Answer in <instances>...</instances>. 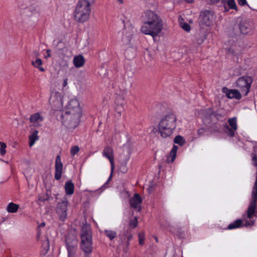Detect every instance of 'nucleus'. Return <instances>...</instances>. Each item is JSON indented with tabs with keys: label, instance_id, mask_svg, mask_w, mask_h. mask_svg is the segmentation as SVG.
<instances>
[{
	"label": "nucleus",
	"instance_id": "40",
	"mask_svg": "<svg viewBox=\"0 0 257 257\" xmlns=\"http://www.w3.org/2000/svg\"><path fill=\"white\" fill-rule=\"evenodd\" d=\"M228 35L229 37H232L235 39H236V33H234V29H231L230 30L229 32H228Z\"/></svg>",
	"mask_w": 257,
	"mask_h": 257
},
{
	"label": "nucleus",
	"instance_id": "49",
	"mask_svg": "<svg viewBox=\"0 0 257 257\" xmlns=\"http://www.w3.org/2000/svg\"><path fill=\"white\" fill-rule=\"evenodd\" d=\"M40 201H44V199H42L41 197H40L39 199H38Z\"/></svg>",
	"mask_w": 257,
	"mask_h": 257
},
{
	"label": "nucleus",
	"instance_id": "42",
	"mask_svg": "<svg viewBox=\"0 0 257 257\" xmlns=\"http://www.w3.org/2000/svg\"><path fill=\"white\" fill-rule=\"evenodd\" d=\"M237 2L240 6H243L247 4L246 0H237Z\"/></svg>",
	"mask_w": 257,
	"mask_h": 257
},
{
	"label": "nucleus",
	"instance_id": "35",
	"mask_svg": "<svg viewBox=\"0 0 257 257\" xmlns=\"http://www.w3.org/2000/svg\"><path fill=\"white\" fill-rule=\"evenodd\" d=\"M116 112L118 113V115H121V112L123 110V107L122 103L117 105L115 108Z\"/></svg>",
	"mask_w": 257,
	"mask_h": 257
},
{
	"label": "nucleus",
	"instance_id": "5",
	"mask_svg": "<svg viewBox=\"0 0 257 257\" xmlns=\"http://www.w3.org/2000/svg\"><path fill=\"white\" fill-rule=\"evenodd\" d=\"M80 248L85 254H90L92 251V233L90 227L88 224H84L80 234Z\"/></svg>",
	"mask_w": 257,
	"mask_h": 257
},
{
	"label": "nucleus",
	"instance_id": "27",
	"mask_svg": "<svg viewBox=\"0 0 257 257\" xmlns=\"http://www.w3.org/2000/svg\"><path fill=\"white\" fill-rule=\"evenodd\" d=\"M19 208V205L13 202L10 203L7 207V210L9 213H16Z\"/></svg>",
	"mask_w": 257,
	"mask_h": 257
},
{
	"label": "nucleus",
	"instance_id": "51",
	"mask_svg": "<svg viewBox=\"0 0 257 257\" xmlns=\"http://www.w3.org/2000/svg\"><path fill=\"white\" fill-rule=\"evenodd\" d=\"M202 42H203V40H201L200 42H198V43L200 44V43H202Z\"/></svg>",
	"mask_w": 257,
	"mask_h": 257
},
{
	"label": "nucleus",
	"instance_id": "6",
	"mask_svg": "<svg viewBox=\"0 0 257 257\" xmlns=\"http://www.w3.org/2000/svg\"><path fill=\"white\" fill-rule=\"evenodd\" d=\"M81 115L65 111L62 114V123L70 130L77 127L80 122Z\"/></svg>",
	"mask_w": 257,
	"mask_h": 257
},
{
	"label": "nucleus",
	"instance_id": "22",
	"mask_svg": "<svg viewBox=\"0 0 257 257\" xmlns=\"http://www.w3.org/2000/svg\"><path fill=\"white\" fill-rule=\"evenodd\" d=\"M224 3V11H228V9L227 7H228L229 9L237 10V6L234 0H223Z\"/></svg>",
	"mask_w": 257,
	"mask_h": 257
},
{
	"label": "nucleus",
	"instance_id": "55",
	"mask_svg": "<svg viewBox=\"0 0 257 257\" xmlns=\"http://www.w3.org/2000/svg\"><path fill=\"white\" fill-rule=\"evenodd\" d=\"M2 143L0 142V145H1V144H2Z\"/></svg>",
	"mask_w": 257,
	"mask_h": 257
},
{
	"label": "nucleus",
	"instance_id": "44",
	"mask_svg": "<svg viewBox=\"0 0 257 257\" xmlns=\"http://www.w3.org/2000/svg\"><path fill=\"white\" fill-rule=\"evenodd\" d=\"M67 79H65L64 80H63V87H65L67 86Z\"/></svg>",
	"mask_w": 257,
	"mask_h": 257
},
{
	"label": "nucleus",
	"instance_id": "30",
	"mask_svg": "<svg viewBox=\"0 0 257 257\" xmlns=\"http://www.w3.org/2000/svg\"><path fill=\"white\" fill-rule=\"evenodd\" d=\"M104 233L110 240L113 239L116 236V232L111 230H105L104 231Z\"/></svg>",
	"mask_w": 257,
	"mask_h": 257
},
{
	"label": "nucleus",
	"instance_id": "17",
	"mask_svg": "<svg viewBox=\"0 0 257 257\" xmlns=\"http://www.w3.org/2000/svg\"><path fill=\"white\" fill-rule=\"evenodd\" d=\"M55 167V178L56 180H59L61 177L63 170V164L61 162V157L60 155L57 156L56 158Z\"/></svg>",
	"mask_w": 257,
	"mask_h": 257
},
{
	"label": "nucleus",
	"instance_id": "10",
	"mask_svg": "<svg viewBox=\"0 0 257 257\" xmlns=\"http://www.w3.org/2000/svg\"><path fill=\"white\" fill-rule=\"evenodd\" d=\"M199 19L201 26H209L213 22L214 15L212 12L206 10L201 12Z\"/></svg>",
	"mask_w": 257,
	"mask_h": 257
},
{
	"label": "nucleus",
	"instance_id": "21",
	"mask_svg": "<svg viewBox=\"0 0 257 257\" xmlns=\"http://www.w3.org/2000/svg\"><path fill=\"white\" fill-rule=\"evenodd\" d=\"M85 62V59L81 55L75 56L73 60V64L76 68H80L82 67L84 65Z\"/></svg>",
	"mask_w": 257,
	"mask_h": 257
},
{
	"label": "nucleus",
	"instance_id": "4",
	"mask_svg": "<svg viewBox=\"0 0 257 257\" xmlns=\"http://www.w3.org/2000/svg\"><path fill=\"white\" fill-rule=\"evenodd\" d=\"M246 213L243 216V220L245 222L244 225L247 227L253 225L255 222L253 217H257V173L252 190L251 200Z\"/></svg>",
	"mask_w": 257,
	"mask_h": 257
},
{
	"label": "nucleus",
	"instance_id": "2",
	"mask_svg": "<svg viewBox=\"0 0 257 257\" xmlns=\"http://www.w3.org/2000/svg\"><path fill=\"white\" fill-rule=\"evenodd\" d=\"M95 0H78L73 12L74 20L79 23L87 21L90 17L91 6Z\"/></svg>",
	"mask_w": 257,
	"mask_h": 257
},
{
	"label": "nucleus",
	"instance_id": "23",
	"mask_svg": "<svg viewBox=\"0 0 257 257\" xmlns=\"http://www.w3.org/2000/svg\"><path fill=\"white\" fill-rule=\"evenodd\" d=\"M65 190L67 195H71L74 193V184L71 181H67L65 184Z\"/></svg>",
	"mask_w": 257,
	"mask_h": 257
},
{
	"label": "nucleus",
	"instance_id": "39",
	"mask_svg": "<svg viewBox=\"0 0 257 257\" xmlns=\"http://www.w3.org/2000/svg\"><path fill=\"white\" fill-rule=\"evenodd\" d=\"M79 149L78 147H77V146H73L71 149V151H70L71 154L72 156H74L75 154H76L79 152Z\"/></svg>",
	"mask_w": 257,
	"mask_h": 257
},
{
	"label": "nucleus",
	"instance_id": "26",
	"mask_svg": "<svg viewBox=\"0 0 257 257\" xmlns=\"http://www.w3.org/2000/svg\"><path fill=\"white\" fill-rule=\"evenodd\" d=\"M38 131L37 130L34 131L29 137V146L30 147H32L36 141L39 139V136H38Z\"/></svg>",
	"mask_w": 257,
	"mask_h": 257
},
{
	"label": "nucleus",
	"instance_id": "45",
	"mask_svg": "<svg viewBox=\"0 0 257 257\" xmlns=\"http://www.w3.org/2000/svg\"><path fill=\"white\" fill-rule=\"evenodd\" d=\"M122 168V171L123 173H125L126 171V169L125 166H123Z\"/></svg>",
	"mask_w": 257,
	"mask_h": 257
},
{
	"label": "nucleus",
	"instance_id": "34",
	"mask_svg": "<svg viewBox=\"0 0 257 257\" xmlns=\"http://www.w3.org/2000/svg\"><path fill=\"white\" fill-rule=\"evenodd\" d=\"M145 239V235L144 232H141L139 234V244L141 245H143L144 243V241Z\"/></svg>",
	"mask_w": 257,
	"mask_h": 257
},
{
	"label": "nucleus",
	"instance_id": "15",
	"mask_svg": "<svg viewBox=\"0 0 257 257\" xmlns=\"http://www.w3.org/2000/svg\"><path fill=\"white\" fill-rule=\"evenodd\" d=\"M102 155L109 160L111 165V172H112L114 169V156L112 148L108 146L105 147L103 150Z\"/></svg>",
	"mask_w": 257,
	"mask_h": 257
},
{
	"label": "nucleus",
	"instance_id": "11",
	"mask_svg": "<svg viewBox=\"0 0 257 257\" xmlns=\"http://www.w3.org/2000/svg\"><path fill=\"white\" fill-rule=\"evenodd\" d=\"M65 111L81 115L82 110L78 100L76 98L70 99L66 107Z\"/></svg>",
	"mask_w": 257,
	"mask_h": 257
},
{
	"label": "nucleus",
	"instance_id": "52",
	"mask_svg": "<svg viewBox=\"0 0 257 257\" xmlns=\"http://www.w3.org/2000/svg\"><path fill=\"white\" fill-rule=\"evenodd\" d=\"M128 52V50H127V51H126V52H125V55H126V54H127Z\"/></svg>",
	"mask_w": 257,
	"mask_h": 257
},
{
	"label": "nucleus",
	"instance_id": "14",
	"mask_svg": "<svg viewBox=\"0 0 257 257\" xmlns=\"http://www.w3.org/2000/svg\"><path fill=\"white\" fill-rule=\"evenodd\" d=\"M222 92L225 94L226 96L229 99L234 98L239 100L241 98V94L237 89H228L227 87H223L222 88Z\"/></svg>",
	"mask_w": 257,
	"mask_h": 257
},
{
	"label": "nucleus",
	"instance_id": "37",
	"mask_svg": "<svg viewBox=\"0 0 257 257\" xmlns=\"http://www.w3.org/2000/svg\"><path fill=\"white\" fill-rule=\"evenodd\" d=\"M7 145L5 143H2L0 147V153L2 155H4L6 154V148Z\"/></svg>",
	"mask_w": 257,
	"mask_h": 257
},
{
	"label": "nucleus",
	"instance_id": "31",
	"mask_svg": "<svg viewBox=\"0 0 257 257\" xmlns=\"http://www.w3.org/2000/svg\"><path fill=\"white\" fill-rule=\"evenodd\" d=\"M174 143L179 144L180 146H183L185 143V140L181 136H177L174 139Z\"/></svg>",
	"mask_w": 257,
	"mask_h": 257
},
{
	"label": "nucleus",
	"instance_id": "3",
	"mask_svg": "<svg viewBox=\"0 0 257 257\" xmlns=\"http://www.w3.org/2000/svg\"><path fill=\"white\" fill-rule=\"evenodd\" d=\"M177 117L172 112L165 115L158 124V131L162 138H166L171 136L176 127Z\"/></svg>",
	"mask_w": 257,
	"mask_h": 257
},
{
	"label": "nucleus",
	"instance_id": "29",
	"mask_svg": "<svg viewBox=\"0 0 257 257\" xmlns=\"http://www.w3.org/2000/svg\"><path fill=\"white\" fill-rule=\"evenodd\" d=\"M32 64L35 67L38 68L41 71H45V69L41 66L42 65V61L40 58H37L35 61H33Z\"/></svg>",
	"mask_w": 257,
	"mask_h": 257
},
{
	"label": "nucleus",
	"instance_id": "32",
	"mask_svg": "<svg viewBox=\"0 0 257 257\" xmlns=\"http://www.w3.org/2000/svg\"><path fill=\"white\" fill-rule=\"evenodd\" d=\"M208 132H209L208 127L207 128L201 127L198 130L197 134L199 137H202L205 136Z\"/></svg>",
	"mask_w": 257,
	"mask_h": 257
},
{
	"label": "nucleus",
	"instance_id": "41",
	"mask_svg": "<svg viewBox=\"0 0 257 257\" xmlns=\"http://www.w3.org/2000/svg\"><path fill=\"white\" fill-rule=\"evenodd\" d=\"M251 157L252 161L253 163V165L255 166H257V156L254 154H252L251 155Z\"/></svg>",
	"mask_w": 257,
	"mask_h": 257
},
{
	"label": "nucleus",
	"instance_id": "25",
	"mask_svg": "<svg viewBox=\"0 0 257 257\" xmlns=\"http://www.w3.org/2000/svg\"><path fill=\"white\" fill-rule=\"evenodd\" d=\"M178 147L177 146L174 145L170 152V155L167 158V162H173L175 160L176 157V153Z\"/></svg>",
	"mask_w": 257,
	"mask_h": 257
},
{
	"label": "nucleus",
	"instance_id": "13",
	"mask_svg": "<svg viewBox=\"0 0 257 257\" xmlns=\"http://www.w3.org/2000/svg\"><path fill=\"white\" fill-rule=\"evenodd\" d=\"M68 201L63 200L58 204L56 212L59 214L60 219L62 221L65 220L67 218Z\"/></svg>",
	"mask_w": 257,
	"mask_h": 257
},
{
	"label": "nucleus",
	"instance_id": "1",
	"mask_svg": "<svg viewBox=\"0 0 257 257\" xmlns=\"http://www.w3.org/2000/svg\"><path fill=\"white\" fill-rule=\"evenodd\" d=\"M146 21L141 28L142 33L153 37L157 36L163 28L161 19L154 12L149 11L145 14Z\"/></svg>",
	"mask_w": 257,
	"mask_h": 257
},
{
	"label": "nucleus",
	"instance_id": "7",
	"mask_svg": "<svg viewBox=\"0 0 257 257\" xmlns=\"http://www.w3.org/2000/svg\"><path fill=\"white\" fill-rule=\"evenodd\" d=\"M252 81V78L250 76L241 77L236 81V87L246 96L249 91Z\"/></svg>",
	"mask_w": 257,
	"mask_h": 257
},
{
	"label": "nucleus",
	"instance_id": "47",
	"mask_svg": "<svg viewBox=\"0 0 257 257\" xmlns=\"http://www.w3.org/2000/svg\"><path fill=\"white\" fill-rule=\"evenodd\" d=\"M45 226V223L44 222H43L40 225V227H44Z\"/></svg>",
	"mask_w": 257,
	"mask_h": 257
},
{
	"label": "nucleus",
	"instance_id": "48",
	"mask_svg": "<svg viewBox=\"0 0 257 257\" xmlns=\"http://www.w3.org/2000/svg\"><path fill=\"white\" fill-rule=\"evenodd\" d=\"M118 2L120 3V4H123V0H118Z\"/></svg>",
	"mask_w": 257,
	"mask_h": 257
},
{
	"label": "nucleus",
	"instance_id": "54",
	"mask_svg": "<svg viewBox=\"0 0 257 257\" xmlns=\"http://www.w3.org/2000/svg\"><path fill=\"white\" fill-rule=\"evenodd\" d=\"M219 1V0H215V2H218Z\"/></svg>",
	"mask_w": 257,
	"mask_h": 257
},
{
	"label": "nucleus",
	"instance_id": "53",
	"mask_svg": "<svg viewBox=\"0 0 257 257\" xmlns=\"http://www.w3.org/2000/svg\"><path fill=\"white\" fill-rule=\"evenodd\" d=\"M155 239L156 241H158V238L157 237H155Z\"/></svg>",
	"mask_w": 257,
	"mask_h": 257
},
{
	"label": "nucleus",
	"instance_id": "28",
	"mask_svg": "<svg viewBox=\"0 0 257 257\" xmlns=\"http://www.w3.org/2000/svg\"><path fill=\"white\" fill-rule=\"evenodd\" d=\"M242 223V220L241 219H237L233 222L230 223L227 227L228 229H233L239 228Z\"/></svg>",
	"mask_w": 257,
	"mask_h": 257
},
{
	"label": "nucleus",
	"instance_id": "24",
	"mask_svg": "<svg viewBox=\"0 0 257 257\" xmlns=\"http://www.w3.org/2000/svg\"><path fill=\"white\" fill-rule=\"evenodd\" d=\"M228 123L232 129V130H229V135L232 137L234 135V131L237 129L236 118L235 117L229 118L228 119Z\"/></svg>",
	"mask_w": 257,
	"mask_h": 257
},
{
	"label": "nucleus",
	"instance_id": "8",
	"mask_svg": "<svg viewBox=\"0 0 257 257\" xmlns=\"http://www.w3.org/2000/svg\"><path fill=\"white\" fill-rule=\"evenodd\" d=\"M204 123L208 128L209 131L211 133L219 132L221 129V125L216 120L214 114L211 113L209 117H205L203 120Z\"/></svg>",
	"mask_w": 257,
	"mask_h": 257
},
{
	"label": "nucleus",
	"instance_id": "43",
	"mask_svg": "<svg viewBox=\"0 0 257 257\" xmlns=\"http://www.w3.org/2000/svg\"><path fill=\"white\" fill-rule=\"evenodd\" d=\"M47 55L45 56V58H47L51 57V50L50 49H47L46 50Z\"/></svg>",
	"mask_w": 257,
	"mask_h": 257
},
{
	"label": "nucleus",
	"instance_id": "38",
	"mask_svg": "<svg viewBox=\"0 0 257 257\" xmlns=\"http://www.w3.org/2000/svg\"><path fill=\"white\" fill-rule=\"evenodd\" d=\"M181 28L184 29L185 31L187 32H189L190 31V26L187 23H182L181 25Z\"/></svg>",
	"mask_w": 257,
	"mask_h": 257
},
{
	"label": "nucleus",
	"instance_id": "50",
	"mask_svg": "<svg viewBox=\"0 0 257 257\" xmlns=\"http://www.w3.org/2000/svg\"><path fill=\"white\" fill-rule=\"evenodd\" d=\"M89 254H85V255L84 257H90L89 255Z\"/></svg>",
	"mask_w": 257,
	"mask_h": 257
},
{
	"label": "nucleus",
	"instance_id": "16",
	"mask_svg": "<svg viewBox=\"0 0 257 257\" xmlns=\"http://www.w3.org/2000/svg\"><path fill=\"white\" fill-rule=\"evenodd\" d=\"M66 242L68 251V257H76L77 245L76 241L73 240L71 242H70L69 239L67 238Z\"/></svg>",
	"mask_w": 257,
	"mask_h": 257
},
{
	"label": "nucleus",
	"instance_id": "19",
	"mask_svg": "<svg viewBox=\"0 0 257 257\" xmlns=\"http://www.w3.org/2000/svg\"><path fill=\"white\" fill-rule=\"evenodd\" d=\"M142 199L138 194H135L134 196L130 199V205L132 207L136 209L138 211H141V203Z\"/></svg>",
	"mask_w": 257,
	"mask_h": 257
},
{
	"label": "nucleus",
	"instance_id": "33",
	"mask_svg": "<svg viewBox=\"0 0 257 257\" xmlns=\"http://www.w3.org/2000/svg\"><path fill=\"white\" fill-rule=\"evenodd\" d=\"M137 224L138 220L136 217L130 221L129 225L130 227L132 228H135L137 226Z\"/></svg>",
	"mask_w": 257,
	"mask_h": 257
},
{
	"label": "nucleus",
	"instance_id": "12",
	"mask_svg": "<svg viewBox=\"0 0 257 257\" xmlns=\"http://www.w3.org/2000/svg\"><path fill=\"white\" fill-rule=\"evenodd\" d=\"M50 103L55 109H59L62 107V96L60 92H53L52 93L49 99Z\"/></svg>",
	"mask_w": 257,
	"mask_h": 257
},
{
	"label": "nucleus",
	"instance_id": "9",
	"mask_svg": "<svg viewBox=\"0 0 257 257\" xmlns=\"http://www.w3.org/2000/svg\"><path fill=\"white\" fill-rule=\"evenodd\" d=\"M240 32L243 34L252 33L254 29L253 22L249 19H242L239 24Z\"/></svg>",
	"mask_w": 257,
	"mask_h": 257
},
{
	"label": "nucleus",
	"instance_id": "18",
	"mask_svg": "<svg viewBox=\"0 0 257 257\" xmlns=\"http://www.w3.org/2000/svg\"><path fill=\"white\" fill-rule=\"evenodd\" d=\"M132 238V234L127 231L120 235V244L126 246L124 248V251L126 252L128 249L129 241Z\"/></svg>",
	"mask_w": 257,
	"mask_h": 257
},
{
	"label": "nucleus",
	"instance_id": "36",
	"mask_svg": "<svg viewBox=\"0 0 257 257\" xmlns=\"http://www.w3.org/2000/svg\"><path fill=\"white\" fill-rule=\"evenodd\" d=\"M43 248L46 250L48 251L49 249V242L48 239L46 238L42 242V244Z\"/></svg>",
	"mask_w": 257,
	"mask_h": 257
},
{
	"label": "nucleus",
	"instance_id": "46",
	"mask_svg": "<svg viewBox=\"0 0 257 257\" xmlns=\"http://www.w3.org/2000/svg\"><path fill=\"white\" fill-rule=\"evenodd\" d=\"M126 37H127V40H126L127 41V42H130V39H131V35H129L128 36H127Z\"/></svg>",
	"mask_w": 257,
	"mask_h": 257
},
{
	"label": "nucleus",
	"instance_id": "20",
	"mask_svg": "<svg viewBox=\"0 0 257 257\" xmlns=\"http://www.w3.org/2000/svg\"><path fill=\"white\" fill-rule=\"evenodd\" d=\"M30 121L34 126L37 127L41 125L43 117L40 113H35L31 115Z\"/></svg>",
	"mask_w": 257,
	"mask_h": 257
}]
</instances>
